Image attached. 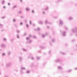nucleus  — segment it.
<instances>
[{
    "label": "nucleus",
    "instance_id": "9d476101",
    "mask_svg": "<svg viewBox=\"0 0 77 77\" xmlns=\"http://www.w3.org/2000/svg\"><path fill=\"white\" fill-rule=\"evenodd\" d=\"M49 9V7L48 6H46V8H42V11H44V10H45V11H47Z\"/></svg>",
    "mask_w": 77,
    "mask_h": 77
},
{
    "label": "nucleus",
    "instance_id": "6ab92c4d",
    "mask_svg": "<svg viewBox=\"0 0 77 77\" xmlns=\"http://www.w3.org/2000/svg\"><path fill=\"white\" fill-rule=\"evenodd\" d=\"M3 40L4 42H7V39L6 38H3Z\"/></svg>",
    "mask_w": 77,
    "mask_h": 77
},
{
    "label": "nucleus",
    "instance_id": "c9c22d12",
    "mask_svg": "<svg viewBox=\"0 0 77 77\" xmlns=\"http://www.w3.org/2000/svg\"><path fill=\"white\" fill-rule=\"evenodd\" d=\"M42 14H43V15H45V12L43 11L42 12Z\"/></svg>",
    "mask_w": 77,
    "mask_h": 77
},
{
    "label": "nucleus",
    "instance_id": "3c124183",
    "mask_svg": "<svg viewBox=\"0 0 77 77\" xmlns=\"http://www.w3.org/2000/svg\"><path fill=\"white\" fill-rule=\"evenodd\" d=\"M20 1L21 3H22L23 2V0H20Z\"/></svg>",
    "mask_w": 77,
    "mask_h": 77
},
{
    "label": "nucleus",
    "instance_id": "13d9d810",
    "mask_svg": "<svg viewBox=\"0 0 77 77\" xmlns=\"http://www.w3.org/2000/svg\"><path fill=\"white\" fill-rule=\"evenodd\" d=\"M47 29H49V28H50V27H49V26H47Z\"/></svg>",
    "mask_w": 77,
    "mask_h": 77
},
{
    "label": "nucleus",
    "instance_id": "de8ad7c7",
    "mask_svg": "<svg viewBox=\"0 0 77 77\" xmlns=\"http://www.w3.org/2000/svg\"><path fill=\"white\" fill-rule=\"evenodd\" d=\"M29 24L30 25H31V24H32V22H31V21H29Z\"/></svg>",
    "mask_w": 77,
    "mask_h": 77
},
{
    "label": "nucleus",
    "instance_id": "f8f14e48",
    "mask_svg": "<svg viewBox=\"0 0 77 77\" xmlns=\"http://www.w3.org/2000/svg\"><path fill=\"white\" fill-rule=\"evenodd\" d=\"M57 69L59 70H60V69H62V68L60 66H58L57 67Z\"/></svg>",
    "mask_w": 77,
    "mask_h": 77
},
{
    "label": "nucleus",
    "instance_id": "5701e85b",
    "mask_svg": "<svg viewBox=\"0 0 77 77\" xmlns=\"http://www.w3.org/2000/svg\"><path fill=\"white\" fill-rule=\"evenodd\" d=\"M3 26V24H0V28H2Z\"/></svg>",
    "mask_w": 77,
    "mask_h": 77
},
{
    "label": "nucleus",
    "instance_id": "393cba45",
    "mask_svg": "<svg viewBox=\"0 0 77 77\" xmlns=\"http://www.w3.org/2000/svg\"><path fill=\"white\" fill-rule=\"evenodd\" d=\"M52 41L53 42H55L56 41V39H54V38H53L52 39Z\"/></svg>",
    "mask_w": 77,
    "mask_h": 77
},
{
    "label": "nucleus",
    "instance_id": "79ce46f5",
    "mask_svg": "<svg viewBox=\"0 0 77 77\" xmlns=\"http://www.w3.org/2000/svg\"><path fill=\"white\" fill-rule=\"evenodd\" d=\"M54 19H57V17H54Z\"/></svg>",
    "mask_w": 77,
    "mask_h": 77
},
{
    "label": "nucleus",
    "instance_id": "2f4dec72",
    "mask_svg": "<svg viewBox=\"0 0 77 77\" xmlns=\"http://www.w3.org/2000/svg\"><path fill=\"white\" fill-rule=\"evenodd\" d=\"M26 28H28L29 27V25H28V24H26Z\"/></svg>",
    "mask_w": 77,
    "mask_h": 77
},
{
    "label": "nucleus",
    "instance_id": "473e14b6",
    "mask_svg": "<svg viewBox=\"0 0 77 77\" xmlns=\"http://www.w3.org/2000/svg\"><path fill=\"white\" fill-rule=\"evenodd\" d=\"M17 8V5H14L13 7V8L14 9V8Z\"/></svg>",
    "mask_w": 77,
    "mask_h": 77
},
{
    "label": "nucleus",
    "instance_id": "1a4fd4ad",
    "mask_svg": "<svg viewBox=\"0 0 77 77\" xmlns=\"http://www.w3.org/2000/svg\"><path fill=\"white\" fill-rule=\"evenodd\" d=\"M48 35V33L46 32L45 34H42V38H45V37L46 35Z\"/></svg>",
    "mask_w": 77,
    "mask_h": 77
},
{
    "label": "nucleus",
    "instance_id": "cd10ccee",
    "mask_svg": "<svg viewBox=\"0 0 77 77\" xmlns=\"http://www.w3.org/2000/svg\"><path fill=\"white\" fill-rule=\"evenodd\" d=\"M30 72V71L29 70H27L26 71V73L27 74H29Z\"/></svg>",
    "mask_w": 77,
    "mask_h": 77
},
{
    "label": "nucleus",
    "instance_id": "4d7b16f0",
    "mask_svg": "<svg viewBox=\"0 0 77 77\" xmlns=\"http://www.w3.org/2000/svg\"><path fill=\"white\" fill-rule=\"evenodd\" d=\"M51 53V51H49V54H50Z\"/></svg>",
    "mask_w": 77,
    "mask_h": 77
},
{
    "label": "nucleus",
    "instance_id": "0eeeda50",
    "mask_svg": "<svg viewBox=\"0 0 77 77\" xmlns=\"http://www.w3.org/2000/svg\"><path fill=\"white\" fill-rule=\"evenodd\" d=\"M19 60L20 62H21L23 61V58L21 56L19 57Z\"/></svg>",
    "mask_w": 77,
    "mask_h": 77
},
{
    "label": "nucleus",
    "instance_id": "72a5a7b5",
    "mask_svg": "<svg viewBox=\"0 0 77 77\" xmlns=\"http://www.w3.org/2000/svg\"><path fill=\"white\" fill-rule=\"evenodd\" d=\"M12 21H13V22H16V21H17L16 20H15V19H14Z\"/></svg>",
    "mask_w": 77,
    "mask_h": 77
},
{
    "label": "nucleus",
    "instance_id": "e2e57ef3",
    "mask_svg": "<svg viewBox=\"0 0 77 77\" xmlns=\"http://www.w3.org/2000/svg\"><path fill=\"white\" fill-rule=\"evenodd\" d=\"M75 33H76V35L77 36V32Z\"/></svg>",
    "mask_w": 77,
    "mask_h": 77
},
{
    "label": "nucleus",
    "instance_id": "37998d69",
    "mask_svg": "<svg viewBox=\"0 0 77 77\" xmlns=\"http://www.w3.org/2000/svg\"><path fill=\"white\" fill-rule=\"evenodd\" d=\"M20 26H22V25H23V23H22V22L20 23Z\"/></svg>",
    "mask_w": 77,
    "mask_h": 77
},
{
    "label": "nucleus",
    "instance_id": "052dcab7",
    "mask_svg": "<svg viewBox=\"0 0 77 77\" xmlns=\"http://www.w3.org/2000/svg\"><path fill=\"white\" fill-rule=\"evenodd\" d=\"M61 1V0H58L57 2H60Z\"/></svg>",
    "mask_w": 77,
    "mask_h": 77
},
{
    "label": "nucleus",
    "instance_id": "680f3d73",
    "mask_svg": "<svg viewBox=\"0 0 77 77\" xmlns=\"http://www.w3.org/2000/svg\"><path fill=\"white\" fill-rule=\"evenodd\" d=\"M5 8V6H4L3 7V8H4V9Z\"/></svg>",
    "mask_w": 77,
    "mask_h": 77
},
{
    "label": "nucleus",
    "instance_id": "423d86ee",
    "mask_svg": "<svg viewBox=\"0 0 77 77\" xmlns=\"http://www.w3.org/2000/svg\"><path fill=\"white\" fill-rule=\"evenodd\" d=\"M10 66H11V63L9 62L6 64V67L7 68H8Z\"/></svg>",
    "mask_w": 77,
    "mask_h": 77
},
{
    "label": "nucleus",
    "instance_id": "c03bdc74",
    "mask_svg": "<svg viewBox=\"0 0 77 77\" xmlns=\"http://www.w3.org/2000/svg\"><path fill=\"white\" fill-rule=\"evenodd\" d=\"M31 13H32V14H34V11L32 10L31 11Z\"/></svg>",
    "mask_w": 77,
    "mask_h": 77
},
{
    "label": "nucleus",
    "instance_id": "20e7f679",
    "mask_svg": "<svg viewBox=\"0 0 77 77\" xmlns=\"http://www.w3.org/2000/svg\"><path fill=\"white\" fill-rule=\"evenodd\" d=\"M0 46L1 48H4L5 47H6V45L4 43H2L0 45Z\"/></svg>",
    "mask_w": 77,
    "mask_h": 77
},
{
    "label": "nucleus",
    "instance_id": "4468645a",
    "mask_svg": "<svg viewBox=\"0 0 77 77\" xmlns=\"http://www.w3.org/2000/svg\"><path fill=\"white\" fill-rule=\"evenodd\" d=\"M5 0H2L1 2V4L2 5H5Z\"/></svg>",
    "mask_w": 77,
    "mask_h": 77
},
{
    "label": "nucleus",
    "instance_id": "a211bd4d",
    "mask_svg": "<svg viewBox=\"0 0 77 77\" xmlns=\"http://www.w3.org/2000/svg\"><path fill=\"white\" fill-rule=\"evenodd\" d=\"M64 28L66 30H68V27L66 26H64Z\"/></svg>",
    "mask_w": 77,
    "mask_h": 77
},
{
    "label": "nucleus",
    "instance_id": "69168bd1",
    "mask_svg": "<svg viewBox=\"0 0 77 77\" xmlns=\"http://www.w3.org/2000/svg\"><path fill=\"white\" fill-rule=\"evenodd\" d=\"M15 26L16 27H18V26H17L16 25H15Z\"/></svg>",
    "mask_w": 77,
    "mask_h": 77
},
{
    "label": "nucleus",
    "instance_id": "e433bc0d",
    "mask_svg": "<svg viewBox=\"0 0 77 77\" xmlns=\"http://www.w3.org/2000/svg\"><path fill=\"white\" fill-rule=\"evenodd\" d=\"M14 41V38H12L11 40V42H13Z\"/></svg>",
    "mask_w": 77,
    "mask_h": 77
},
{
    "label": "nucleus",
    "instance_id": "2eb2a0df",
    "mask_svg": "<svg viewBox=\"0 0 77 77\" xmlns=\"http://www.w3.org/2000/svg\"><path fill=\"white\" fill-rule=\"evenodd\" d=\"M60 54H63V55H65V54H66V53H65L63 52H62V51H60Z\"/></svg>",
    "mask_w": 77,
    "mask_h": 77
},
{
    "label": "nucleus",
    "instance_id": "c756f323",
    "mask_svg": "<svg viewBox=\"0 0 77 77\" xmlns=\"http://www.w3.org/2000/svg\"><path fill=\"white\" fill-rule=\"evenodd\" d=\"M2 56H5V53H2Z\"/></svg>",
    "mask_w": 77,
    "mask_h": 77
},
{
    "label": "nucleus",
    "instance_id": "7ed1b4c3",
    "mask_svg": "<svg viewBox=\"0 0 77 77\" xmlns=\"http://www.w3.org/2000/svg\"><path fill=\"white\" fill-rule=\"evenodd\" d=\"M66 31H63L61 33V34L63 36L65 37L66 36Z\"/></svg>",
    "mask_w": 77,
    "mask_h": 77
},
{
    "label": "nucleus",
    "instance_id": "9b49d317",
    "mask_svg": "<svg viewBox=\"0 0 77 77\" xmlns=\"http://www.w3.org/2000/svg\"><path fill=\"white\" fill-rule=\"evenodd\" d=\"M60 63L61 64V65H62V66H63V65H64V64H63V61L61 60Z\"/></svg>",
    "mask_w": 77,
    "mask_h": 77
},
{
    "label": "nucleus",
    "instance_id": "864d4df0",
    "mask_svg": "<svg viewBox=\"0 0 77 77\" xmlns=\"http://www.w3.org/2000/svg\"><path fill=\"white\" fill-rule=\"evenodd\" d=\"M32 25H33V26H36V24H35V23H33V24H32Z\"/></svg>",
    "mask_w": 77,
    "mask_h": 77
},
{
    "label": "nucleus",
    "instance_id": "c85d7f7f",
    "mask_svg": "<svg viewBox=\"0 0 77 77\" xmlns=\"http://www.w3.org/2000/svg\"><path fill=\"white\" fill-rule=\"evenodd\" d=\"M76 41L75 39H73L72 40V42H75V41Z\"/></svg>",
    "mask_w": 77,
    "mask_h": 77
},
{
    "label": "nucleus",
    "instance_id": "58836bf2",
    "mask_svg": "<svg viewBox=\"0 0 77 77\" xmlns=\"http://www.w3.org/2000/svg\"><path fill=\"white\" fill-rule=\"evenodd\" d=\"M16 36L17 38H18V39L19 38V35H16Z\"/></svg>",
    "mask_w": 77,
    "mask_h": 77
},
{
    "label": "nucleus",
    "instance_id": "8fccbe9b",
    "mask_svg": "<svg viewBox=\"0 0 77 77\" xmlns=\"http://www.w3.org/2000/svg\"><path fill=\"white\" fill-rule=\"evenodd\" d=\"M8 6H10L11 5V4H10V3H8Z\"/></svg>",
    "mask_w": 77,
    "mask_h": 77
},
{
    "label": "nucleus",
    "instance_id": "f03ea898",
    "mask_svg": "<svg viewBox=\"0 0 77 77\" xmlns=\"http://www.w3.org/2000/svg\"><path fill=\"white\" fill-rule=\"evenodd\" d=\"M71 31L73 33H75L77 32V27H75V29H72Z\"/></svg>",
    "mask_w": 77,
    "mask_h": 77
},
{
    "label": "nucleus",
    "instance_id": "bb28decb",
    "mask_svg": "<svg viewBox=\"0 0 77 77\" xmlns=\"http://www.w3.org/2000/svg\"><path fill=\"white\" fill-rule=\"evenodd\" d=\"M16 32H17V33H19L20 32V31L18 30H16Z\"/></svg>",
    "mask_w": 77,
    "mask_h": 77
},
{
    "label": "nucleus",
    "instance_id": "6e6552de",
    "mask_svg": "<svg viewBox=\"0 0 77 77\" xmlns=\"http://www.w3.org/2000/svg\"><path fill=\"white\" fill-rule=\"evenodd\" d=\"M68 19L70 21H72V20H74V17H72L71 16H70L68 17Z\"/></svg>",
    "mask_w": 77,
    "mask_h": 77
},
{
    "label": "nucleus",
    "instance_id": "774afa93",
    "mask_svg": "<svg viewBox=\"0 0 77 77\" xmlns=\"http://www.w3.org/2000/svg\"><path fill=\"white\" fill-rule=\"evenodd\" d=\"M75 5V6H77V3H76Z\"/></svg>",
    "mask_w": 77,
    "mask_h": 77
},
{
    "label": "nucleus",
    "instance_id": "338daca9",
    "mask_svg": "<svg viewBox=\"0 0 77 77\" xmlns=\"http://www.w3.org/2000/svg\"><path fill=\"white\" fill-rule=\"evenodd\" d=\"M26 35V33H25L24 34V35Z\"/></svg>",
    "mask_w": 77,
    "mask_h": 77
},
{
    "label": "nucleus",
    "instance_id": "5fc2aeb1",
    "mask_svg": "<svg viewBox=\"0 0 77 77\" xmlns=\"http://www.w3.org/2000/svg\"><path fill=\"white\" fill-rule=\"evenodd\" d=\"M21 11H19L18 12V13H19V14H21Z\"/></svg>",
    "mask_w": 77,
    "mask_h": 77
},
{
    "label": "nucleus",
    "instance_id": "bf43d9fd",
    "mask_svg": "<svg viewBox=\"0 0 77 77\" xmlns=\"http://www.w3.org/2000/svg\"><path fill=\"white\" fill-rule=\"evenodd\" d=\"M75 70H77V67L75 68Z\"/></svg>",
    "mask_w": 77,
    "mask_h": 77
},
{
    "label": "nucleus",
    "instance_id": "f704fd0d",
    "mask_svg": "<svg viewBox=\"0 0 77 77\" xmlns=\"http://www.w3.org/2000/svg\"><path fill=\"white\" fill-rule=\"evenodd\" d=\"M22 50H23V51H27V50H26V49H22Z\"/></svg>",
    "mask_w": 77,
    "mask_h": 77
},
{
    "label": "nucleus",
    "instance_id": "f3484780",
    "mask_svg": "<svg viewBox=\"0 0 77 77\" xmlns=\"http://www.w3.org/2000/svg\"><path fill=\"white\" fill-rule=\"evenodd\" d=\"M26 12H29V11H30V8H26Z\"/></svg>",
    "mask_w": 77,
    "mask_h": 77
},
{
    "label": "nucleus",
    "instance_id": "dca6fc26",
    "mask_svg": "<svg viewBox=\"0 0 77 77\" xmlns=\"http://www.w3.org/2000/svg\"><path fill=\"white\" fill-rule=\"evenodd\" d=\"M45 24H51V23L48 22V20H45Z\"/></svg>",
    "mask_w": 77,
    "mask_h": 77
},
{
    "label": "nucleus",
    "instance_id": "412c9836",
    "mask_svg": "<svg viewBox=\"0 0 77 77\" xmlns=\"http://www.w3.org/2000/svg\"><path fill=\"white\" fill-rule=\"evenodd\" d=\"M20 69L21 70H24L26 69V68L24 67H20Z\"/></svg>",
    "mask_w": 77,
    "mask_h": 77
},
{
    "label": "nucleus",
    "instance_id": "a18cd8bd",
    "mask_svg": "<svg viewBox=\"0 0 77 77\" xmlns=\"http://www.w3.org/2000/svg\"><path fill=\"white\" fill-rule=\"evenodd\" d=\"M31 59H32V60H34V58H33V57H32L31 58Z\"/></svg>",
    "mask_w": 77,
    "mask_h": 77
},
{
    "label": "nucleus",
    "instance_id": "4be33fe9",
    "mask_svg": "<svg viewBox=\"0 0 77 77\" xmlns=\"http://www.w3.org/2000/svg\"><path fill=\"white\" fill-rule=\"evenodd\" d=\"M38 23L40 24H43V23L42 21H39L38 22Z\"/></svg>",
    "mask_w": 77,
    "mask_h": 77
},
{
    "label": "nucleus",
    "instance_id": "ea45409f",
    "mask_svg": "<svg viewBox=\"0 0 77 77\" xmlns=\"http://www.w3.org/2000/svg\"><path fill=\"white\" fill-rule=\"evenodd\" d=\"M37 60H39L40 59V57H37Z\"/></svg>",
    "mask_w": 77,
    "mask_h": 77
},
{
    "label": "nucleus",
    "instance_id": "603ef678",
    "mask_svg": "<svg viewBox=\"0 0 77 77\" xmlns=\"http://www.w3.org/2000/svg\"><path fill=\"white\" fill-rule=\"evenodd\" d=\"M4 77H8V76L7 75H5V76H4Z\"/></svg>",
    "mask_w": 77,
    "mask_h": 77
},
{
    "label": "nucleus",
    "instance_id": "aec40b11",
    "mask_svg": "<svg viewBox=\"0 0 77 77\" xmlns=\"http://www.w3.org/2000/svg\"><path fill=\"white\" fill-rule=\"evenodd\" d=\"M40 48H42V49H44V48H45V46H40Z\"/></svg>",
    "mask_w": 77,
    "mask_h": 77
},
{
    "label": "nucleus",
    "instance_id": "b1692460",
    "mask_svg": "<svg viewBox=\"0 0 77 77\" xmlns=\"http://www.w3.org/2000/svg\"><path fill=\"white\" fill-rule=\"evenodd\" d=\"M35 31H37V30H38V31H39V30H40V28H37V29H35Z\"/></svg>",
    "mask_w": 77,
    "mask_h": 77
},
{
    "label": "nucleus",
    "instance_id": "09e8293b",
    "mask_svg": "<svg viewBox=\"0 0 77 77\" xmlns=\"http://www.w3.org/2000/svg\"><path fill=\"white\" fill-rule=\"evenodd\" d=\"M4 31H5V29H2V30H1V32H3Z\"/></svg>",
    "mask_w": 77,
    "mask_h": 77
},
{
    "label": "nucleus",
    "instance_id": "39448f33",
    "mask_svg": "<svg viewBox=\"0 0 77 77\" xmlns=\"http://www.w3.org/2000/svg\"><path fill=\"white\" fill-rule=\"evenodd\" d=\"M59 24L60 26H62L63 25V22L62 21V20H59Z\"/></svg>",
    "mask_w": 77,
    "mask_h": 77
},
{
    "label": "nucleus",
    "instance_id": "ddd939ff",
    "mask_svg": "<svg viewBox=\"0 0 77 77\" xmlns=\"http://www.w3.org/2000/svg\"><path fill=\"white\" fill-rule=\"evenodd\" d=\"M60 60H60V59H57V60H55V61L56 62V63H57L58 62L60 63Z\"/></svg>",
    "mask_w": 77,
    "mask_h": 77
},
{
    "label": "nucleus",
    "instance_id": "49530a36",
    "mask_svg": "<svg viewBox=\"0 0 77 77\" xmlns=\"http://www.w3.org/2000/svg\"><path fill=\"white\" fill-rule=\"evenodd\" d=\"M21 18H24V16H21Z\"/></svg>",
    "mask_w": 77,
    "mask_h": 77
},
{
    "label": "nucleus",
    "instance_id": "a19ab883",
    "mask_svg": "<svg viewBox=\"0 0 77 77\" xmlns=\"http://www.w3.org/2000/svg\"><path fill=\"white\" fill-rule=\"evenodd\" d=\"M20 72L21 74H23V72L21 70L20 71Z\"/></svg>",
    "mask_w": 77,
    "mask_h": 77
},
{
    "label": "nucleus",
    "instance_id": "f257e3e1",
    "mask_svg": "<svg viewBox=\"0 0 77 77\" xmlns=\"http://www.w3.org/2000/svg\"><path fill=\"white\" fill-rule=\"evenodd\" d=\"M31 37L32 38H33V37L35 39H36V37L35 36H32L31 35H29V38L27 37L26 38V40H27V42L29 44H30V43L32 42V40L30 39V38Z\"/></svg>",
    "mask_w": 77,
    "mask_h": 77
},
{
    "label": "nucleus",
    "instance_id": "4c0bfd02",
    "mask_svg": "<svg viewBox=\"0 0 77 77\" xmlns=\"http://www.w3.org/2000/svg\"><path fill=\"white\" fill-rule=\"evenodd\" d=\"M5 18H6L5 17V16H4L3 17H1V18H2V19H5Z\"/></svg>",
    "mask_w": 77,
    "mask_h": 77
},
{
    "label": "nucleus",
    "instance_id": "0e129e2a",
    "mask_svg": "<svg viewBox=\"0 0 77 77\" xmlns=\"http://www.w3.org/2000/svg\"><path fill=\"white\" fill-rule=\"evenodd\" d=\"M25 23H27V21L26 20H25Z\"/></svg>",
    "mask_w": 77,
    "mask_h": 77
},
{
    "label": "nucleus",
    "instance_id": "6e6d98bb",
    "mask_svg": "<svg viewBox=\"0 0 77 77\" xmlns=\"http://www.w3.org/2000/svg\"><path fill=\"white\" fill-rule=\"evenodd\" d=\"M2 66H4V63H2L1 64Z\"/></svg>",
    "mask_w": 77,
    "mask_h": 77
},
{
    "label": "nucleus",
    "instance_id": "7c9ffc66",
    "mask_svg": "<svg viewBox=\"0 0 77 77\" xmlns=\"http://www.w3.org/2000/svg\"><path fill=\"white\" fill-rule=\"evenodd\" d=\"M72 71V69L69 70L68 71H67V72H71Z\"/></svg>",
    "mask_w": 77,
    "mask_h": 77
},
{
    "label": "nucleus",
    "instance_id": "a878e982",
    "mask_svg": "<svg viewBox=\"0 0 77 77\" xmlns=\"http://www.w3.org/2000/svg\"><path fill=\"white\" fill-rule=\"evenodd\" d=\"M11 52L10 51H8V52L7 54L8 56H9L11 54Z\"/></svg>",
    "mask_w": 77,
    "mask_h": 77
}]
</instances>
